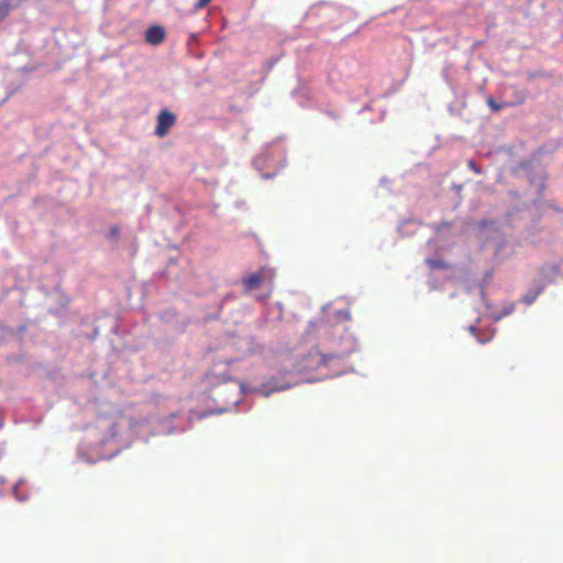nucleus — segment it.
Segmentation results:
<instances>
[{
	"instance_id": "1",
	"label": "nucleus",
	"mask_w": 563,
	"mask_h": 563,
	"mask_svg": "<svg viewBox=\"0 0 563 563\" xmlns=\"http://www.w3.org/2000/svg\"><path fill=\"white\" fill-rule=\"evenodd\" d=\"M176 117L168 110H163L157 117V125L155 134L163 137L167 134L168 130L175 124Z\"/></svg>"
},
{
	"instance_id": "2",
	"label": "nucleus",
	"mask_w": 563,
	"mask_h": 563,
	"mask_svg": "<svg viewBox=\"0 0 563 563\" xmlns=\"http://www.w3.org/2000/svg\"><path fill=\"white\" fill-rule=\"evenodd\" d=\"M165 35V30L162 26L154 25L145 32V41L150 45H158L164 41Z\"/></svg>"
},
{
	"instance_id": "3",
	"label": "nucleus",
	"mask_w": 563,
	"mask_h": 563,
	"mask_svg": "<svg viewBox=\"0 0 563 563\" xmlns=\"http://www.w3.org/2000/svg\"><path fill=\"white\" fill-rule=\"evenodd\" d=\"M263 278H264L263 272H257V273H254L251 276L246 277L243 280L245 290L251 291V290L257 289L260 287L261 283L263 282Z\"/></svg>"
},
{
	"instance_id": "4",
	"label": "nucleus",
	"mask_w": 563,
	"mask_h": 563,
	"mask_svg": "<svg viewBox=\"0 0 563 563\" xmlns=\"http://www.w3.org/2000/svg\"><path fill=\"white\" fill-rule=\"evenodd\" d=\"M492 242L494 244L496 255L506 256L508 254L505 251V249L508 246V241L505 236H493Z\"/></svg>"
},
{
	"instance_id": "5",
	"label": "nucleus",
	"mask_w": 563,
	"mask_h": 563,
	"mask_svg": "<svg viewBox=\"0 0 563 563\" xmlns=\"http://www.w3.org/2000/svg\"><path fill=\"white\" fill-rule=\"evenodd\" d=\"M542 289L543 286L538 285L536 288L528 290L522 297L523 302L527 305L532 303L536 300V298L541 294Z\"/></svg>"
},
{
	"instance_id": "6",
	"label": "nucleus",
	"mask_w": 563,
	"mask_h": 563,
	"mask_svg": "<svg viewBox=\"0 0 563 563\" xmlns=\"http://www.w3.org/2000/svg\"><path fill=\"white\" fill-rule=\"evenodd\" d=\"M541 272L544 277L551 278L559 274V267L554 264H549L543 266Z\"/></svg>"
},
{
	"instance_id": "7",
	"label": "nucleus",
	"mask_w": 563,
	"mask_h": 563,
	"mask_svg": "<svg viewBox=\"0 0 563 563\" xmlns=\"http://www.w3.org/2000/svg\"><path fill=\"white\" fill-rule=\"evenodd\" d=\"M544 209L553 210L561 216V223L563 224V208H561L555 201L543 202Z\"/></svg>"
},
{
	"instance_id": "8",
	"label": "nucleus",
	"mask_w": 563,
	"mask_h": 563,
	"mask_svg": "<svg viewBox=\"0 0 563 563\" xmlns=\"http://www.w3.org/2000/svg\"><path fill=\"white\" fill-rule=\"evenodd\" d=\"M486 102H487L488 107L490 108V110L494 112L501 110L504 107L511 106V103H508V102L498 103L492 97H488Z\"/></svg>"
},
{
	"instance_id": "9",
	"label": "nucleus",
	"mask_w": 563,
	"mask_h": 563,
	"mask_svg": "<svg viewBox=\"0 0 563 563\" xmlns=\"http://www.w3.org/2000/svg\"><path fill=\"white\" fill-rule=\"evenodd\" d=\"M426 263L431 269H443L448 267V264L442 260L427 258Z\"/></svg>"
},
{
	"instance_id": "10",
	"label": "nucleus",
	"mask_w": 563,
	"mask_h": 563,
	"mask_svg": "<svg viewBox=\"0 0 563 563\" xmlns=\"http://www.w3.org/2000/svg\"><path fill=\"white\" fill-rule=\"evenodd\" d=\"M9 13V5L0 0V20H2Z\"/></svg>"
},
{
	"instance_id": "11",
	"label": "nucleus",
	"mask_w": 563,
	"mask_h": 563,
	"mask_svg": "<svg viewBox=\"0 0 563 563\" xmlns=\"http://www.w3.org/2000/svg\"><path fill=\"white\" fill-rule=\"evenodd\" d=\"M210 0H197V2L194 4V9L196 11L203 9Z\"/></svg>"
},
{
	"instance_id": "12",
	"label": "nucleus",
	"mask_w": 563,
	"mask_h": 563,
	"mask_svg": "<svg viewBox=\"0 0 563 563\" xmlns=\"http://www.w3.org/2000/svg\"><path fill=\"white\" fill-rule=\"evenodd\" d=\"M467 166H468L473 172H475V173H477V174H481V169H479V167L476 165V163H475L474 161H472V159H471V161H468V162H467Z\"/></svg>"
},
{
	"instance_id": "13",
	"label": "nucleus",
	"mask_w": 563,
	"mask_h": 563,
	"mask_svg": "<svg viewBox=\"0 0 563 563\" xmlns=\"http://www.w3.org/2000/svg\"><path fill=\"white\" fill-rule=\"evenodd\" d=\"M282 389H283L282 387H275V388H272L271 390L265 391V393H264V396H266V397H267V396L269 395V393H271V391H279V390H282Z\"/></svg>"
},
{
	"instance_id": "14",
	"label": "nucleus",
	"mask_w": 563,
	"mask_h": 563,
	"mask_svg": "<svg viewBox=\"0 0 563 563\" xmlns=\"http://www.w3.org/2000/svg\"><path fill=\"white\" fill-rule=\"evenodd\" d=\"M526 97H527V93L523 92L522 96L520 97L518 103H522L526 100Z\"/></svg>"
}]
</instances>
